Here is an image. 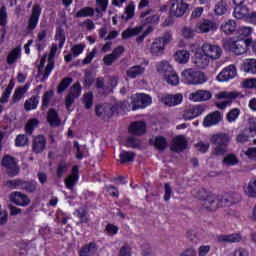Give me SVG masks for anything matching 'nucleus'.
<instances>
[{
    "label": "nucleus",
    "mask_w": 256,
    "mask_h": 256,
    "mask_svg": "<svg viewBox=\"0 0 256 256\" xmlns=\"http://www.w3.org/2000/svg\"><path fill=\"white\" fill-rule=\"evenodd\" d=\"M190 111H192V115L194 116L195 119L196 117H199L200 115H203V113H205V107L202 105H197L193 108H190Z\"/></svg>",
    "instance_id": "obj_61"
},
{
    "label": "nucleus",
    "mask_w": 256,
    "mask_h": 256,
    "mask_svg": "<svg viewBox=\"0 0 256 256\" xmlns=\"http://www.w3.org/2000/svg\"><path fill=\"white\" fill-rule=\"evenodd\" d=\"M29 87H31V83L27 82L24 86L16 88L12 96L13 103H19L25 97V93L29 91Z\"/></svg>",
    "instance_id": "obj_26"
},
{
    "label": "nucleus",
    "mask_w": 256,
    "mask_h": 256,
    "mask_svg": "<svg viewBox=\"0 0 256 256\" xmlns=\"http://www.w3.org/2000/svg\"><path fill=\"white\" fill-rule=\"evenodd\" d=\"M162 101L164 105H167V107H175L177 105H181L183 102V95L181 94H175V95H166L162 98Z\"/></svg>",
    "instance_id": "obj_24"
},
{
    "label": "nucleus",
    "mask_w": 256,
    "mask_h": 256,
    "mask_svg": "<svg viewBox=\"0 0 256 256\" xmlns=\"http://www.w3.org/2000/svg\"><path fill=\"white\" fill-rule=\"evenodd\" d=\"M9 198L11 203H14V205H17L18 207H27V205L31 203L29 196L19 191L12 192Z\"/></svg>",
    "instance_id": "obj_14"
},
{
    "label": "nucleus",
    "mask_w": 256,
    "mask_h": 256,
    "mask_svg": "<svg viewBox=\"0 0 256 256\" xmlns=\"http://www.w3.org/2000/svg\"><path fill=\"white\" fill-rule=\"evenodd\" d=\"M200 33H209V31H217V24L209 19H204L198 26Z\"/></svg>",
    "instance_id": "obj_33"
},
{
    "label": "nucleus",
    "mask_w": 256,
    "mask_h": 256,
    "mask_svg": "<svg viewBox=\"0 0 256 256\" xmlns=\"http://www.w3.org/2000/svg\"><path fill=\"white\" fill-rule=\"evenodd\" d=\"M6 187H8V189H20L21 191H25L26 193H37V181L35 180H8L6 182Z\"/></svg>",
    "instance_id": "obj_5"
},
{
    "label": "nucleus",
    "mask_w": 256,
    "mask_h": 256,
    "mask_svg": "<svg viewBox=\"0 0 256 256\" xmlns=\"http://www.w3.org/2000/svg\"><path fill=\"white\" fill-rule=\"evenodd\" d=\"M1 165L6 169L8 177H16V175H19V166L17 165L15 157L11 155L4 156Z\"/></svg>",
    "instance_id": "obj_9"
},
{
    "label": "nucleus",
    "mask_w": 256,
    "mask_h": 256,
    "mask_svg": "<svg viewBox=\"0 0 256 256\" xmlns=\"http://www.w3.org/2000/svg\"><path fill=\"white\" fill-rule=\"evenodd\" d=\"M82 91H83V88L81 87V83L77 81L70 88L69 94L76 97V99H79V97H81Z\"/></svg>",
    "instance_id": "obj_50"
},
{
    "label": "nucleus",
    "mask_w": 256,
    "mask_h": 256,
    "mask_svg": "<svg viewBox=\"0 0 256 256\" xmlns=\"http://www.w3.org/2000/svg\"><path fill=\"white\" fill-rule=\"evenodd\" d=\"M68 168H69V166H67V164L64 162H60L58 164V167L56 169V175H57L58 179H61V177H63V175H65V173H67Z\"/></svg>",
    "instance_id": "obj_58"
},
{
    "label": "nucleus",
    "mask_w": 256,
    "mask_h": 256,
    "mask_svg": "<svg viewBox=\"0 0 256 256\" xmlns=\"http://www.w3.org/2000/svg\"><path fill=\"white\" fill-rule=\"evenodd\" d=\"M47 121L50 127H59L61 125V118H59V113L54 108H50L47 113Z\"/></svg>",
    "instance_id": "obj_28"
},
{
    "label": "nucleus",
    "mask_w": 256,
    "mask_h": 256,
    "mask_svg": "<svg viewBox=\"0 0 256 256\" xmlns=\"http://www.w3.org/2000/svg\"><path fill=\"white\" fill-rule=\"evenodd\" d=\"M143 73H145V67L142 65H134L126 71L128 79H137V77H141Z\"/></svg>",
    "instance_id": "obj_31"
},
{
    "label": "nucleus",
    "mask_w": 256,
    "mask_h": 256,
    "mask_svg": "<svg viewBox=\"0 0 256 256\" xmlns=\"http://www.w3.org/2000/svg\"><path fill=\"white\" fill-rule=\"evenodd\" d=\"M45 147H47V138H45V136L38 135L33 139L32 151H34L37 155L45 151Z\"/></svg>",
    "instance_id": "obj_22"
},
{
    "label": "nucleus",
    "mask_w": 256,
    "mask_h": 256,
    "mask_svg": "<svg viewBox=\"0 0 256 256\" xmlns=\"http://www.w3.org/2000/svg\"><path fill=\"white\" fill-rule=\"evenodd\" d=\"M237 76V68L235 65H229L225 67L218 75L217 81L220 83H224V81H229L231 79H235Z\"/></svg>",
    "instance_id": "obj_16"
},
{
    "label": "nucleus",
    "mask_w": 256,
    "mask_h": 256,
    "mask_svg": "<svg viewBox=\"0 0 256 256\" xmlns=\"http://www.w3.org/2000/svg\"><path fill=\"white\" fill-rule=\"evenodd\" d=\"M242 239L243 237L238 233L218 236L220 243H240Z\"/></svg>",
    "instance_id": "obj_32"
},
{
    "label": "nucleus",
    "mask_w": 256,
    "mask_h": 256,
    "mask_svg": "<svg viewBox=\"0 0 256 256\" xmlns=\"http://www.w3.org/2000/svg\"><path fill=\"white\" fill-rule=\"evenodd\" d=\"M233 15L235 19H243L246 21L249 15V6L242 4L234 7Z\"/></svg>",
    "instance_id": "obj_29"
},
{
    "label": "nucleus",
    "mask_w": 256,
    "mask_h": 256,
    "mask_svg": "<svg viewBox=\"0 0 256 256\" xmlns=\"http://www.w3.org/2000/svg\"><path fill=\"white\" fill-rule=\"evenodd\" d=\"M97 249V243L90 242L82 246V248L79 250V256H93L95 253H97Z\"/></svg>",
    "instance_id": "obj_30"
},
{
    "label": "nucleus",
    "mask_w": 256,
    "mask_h": 256,
    "mask_svg": "<svg viewBox=\"0 0 256 256\" xmlns=\"http://www.w3.org/2000/svg\"><path fill=\"white\" fill-rule=\"evenodd\" d=\"M201 49H202V52L209 59H219V57H221V53H223V50H221V47L217 45H212L209 43L203 44Z\"/></svg>",
    "instance_id": "obj_15"
},
{
    "label": "nucleus",
    "mask_w": 256,
    "mask_h": 256,
    "mask_svg": "<svg viewBox=\"0 0 256 256\" xmlns=\"http://www.w3.org/2000/svg\"><path fill=\"white\" fill-rule=\"evenodd\" d=\"M223 163L229 167H232L233 165H237L239 163V159H237L235 154H228L225 156Z\"/></svg>",
    "instance_id": "obj_55"
},
{
    "label": "nucleus",
    "mask_w": 256,
    "mask_h": 256,
    "mask_svg": "<svg viewBox=\"0 0 256 256\" xmlns=\"http://www.w3.org/2000/svg\"><path fill=\"white\" fill-rule=\"evenodd\" d=\"M129 102L123 101L117 104H98L95 106V114L103 121H109L113 115H119L120 113H125Z\"/></svg>",
    "instance_id": "obj_3"
},
{
    "label": "nucleus",
    "mask_w": 256,
    "mask_h": 256,
    "mask_svg": "<svg viewBox=\"0 0 256 256\" xmlns=\"http://www.w3.org/2000/svg\"><path fill=\"white\" fill-rule=\"evenodd\" d=\"M143 31V27L127 28L122 32V39H130V37H137Z\"/></svg>",
    "instance_id": "obj_42"
},
{
    "label": "nucleus",
    "mask_w": 256,
    "mask_h": 256,
    "mask_svg": "<svg viewBox=\"0 0 256 256\" xmlns=\"http://www.w3.org/2000/svg\"><path fill=\"white\" fill-rule=\"evenodd\" d=\"M77 217L80 219V223H89V218L87 217V208L80 207L76 210Z\"/></svg>",
    "instance_id": "obj_54"
},
{
    "label": "nucleus",
    "mask_w": 256,
    "mask_h": 256,
    "mask_svg": "<svg viewBox=\"0 0 256 256\" xmlns=\"http://www.w3.org/2000/svg\"><path fill=\"white\" fill-rule=\"evenodd\" d=\"M164 79L168 83V85H172L173 87L179 85V75H177V72H175V70L170 74H165Z\"/></svg>",
    "instance_id": "obj_49"
},
{
    "label": "nucleus",
    "mask_w": 256,
    "mask_h": 256,
    "mask_svg": "<svg viewBox=\"0 0 256 256\" xmlns=\"http://www.w3.org/2000/svg\"><path fill=\"white\" fill-rule=\"evenodd\" d=\"M172 34L170 31L164 33L162 37L156 38L151 45V53L156 57H161L165 53V46L171 43Z\"/></svg>",
    "instance_id": "obj_6"
},
{
    "label": "nucleus",
    "mask_w": 256,
    "mask_h": 256,
    "mask_svg": "<svg viewBox=\"0 0 256 256\" xmlns=\"http://www.w3.org/2000/svg\"><path fill=\"white\" fill-rule=\"evenodd\" d=\"M142 25H157L159 23V15L153 14V11L147 10L140 14Z\"/></svg>",
    "instance_id": "obj_20"
},
{
    "label": "nucleus",
    "mask_w": 256,
    "mask_h": 256,
    "mask_svg": "<svg viewBox=\"0 0 256 256\" xmlns=\"http://www.w3.org/2000/svg\"><path fill=\"white\" fill-rule=\"evenodd\" d=\"M211 97H213V94H211V91L209 90H198L190 94L191 101H194L195 103L201 101H209Z\"/></svg>",
    "instance_id": "obj_23"
},
{
    "label": "nucleus",
    "mask_w": 256,
    "mask_h": 256,
    "mask_svg": "<svg viewBox=\"0 0 256 256\" xmlns=\"http://www.w3.org/2000/svg\"><path fill=\"white\" fill-rule=\"evenodd\" d=\"M119 256H131V246L124 245L120 248Z\"/></svg>",
    "instance_id": "obj_63"
},
{
    "label": "nucleus",
    "mask_w": 256,
    "mask_h": 256,
    "mask_svg": "<svg viewBox=\"0 0 256 256\" xmlns=\"http://www.w3.org/2000/svg\"><path fill=\"white\" fill-rule=\"evenodd\" d=\"M170 15L172 17H183L189 9V4L183 0H171Z\"/></svg>",
    "instance_id": "obj_10"
},
{
    "label": "nucleus",
    "mask_w": 256,
    "mask_h": 256,
    "mask_svg": "<svg viewBox=\"0 0 256 256\" xmlns=\"http://www.w3.org/2000/svg\"><path fill=\"white\" fill-rule=\"evenodd\" d=\"M95 15V9L93 7H83L80 10H78L75 14V17L77 19L85 18V17H93Z\"/></svg>",
    "instance_id": "obj_39"
},
{
    "label": "nucleus",
    "mask_w": 256,
    "mask_h": 256,
    "mask_svg": "<svg viewBox=\"0 0 256 256\" xmlns=\"http://www.w3.org/2000/svg\"><path fill=\"white\" fill-rule=\"evenodd\" d=\"M95 55H97V48H93L90 53L86 55V57L82 60V64L89 65L91 61L95 58Z\"/></svg>",
    "instance_id": "obj_60"
},
{
    "label": "nucleus",
    "mask_w": 256,
    "mask_h": 256,
    "mask_svg": "<svg viewBox=\"0 0 256 256\" xmlns=\"http://www.w3.org/2000/svg\"><path fill=\"white\" fill-rule=\"evenodd\" d=\"M15 145L17 147H25L29 145V137L25 134H19L16 136Z\"/></svg>",
    "instance_id": "obj_52"
},
{
    "label": "nucleus",
    "mask_w": 256,
    "mask_h": 256,
    "mask_svg": "<svg viewBox=\"0 0 256 256\" xmlns=\"http://www.w3.org/2000/svg\"><path fill=\"white\" fill-rule=\"evenodd\" d=\"M153 145L158 151H165L169 147V142L165 136H156Z\"/></svg>",
    "instance_id": "obj_38"
},
{
    "label": "nucleus",
    "mask_w": 256,
    "mask_h": 256,
    "mask_svg": "<svg viewBox=\"0 0 256 256\" xmlns=\"http://www.w3.org/2000/svg\"><path fill=\"white\" fill-rule=\"evenodd\" d=\"M8 19L9 14L7 13V7L3 5L0 7V27H6Z\"/></svg>",
    "instance_id": "obj_51"
},
{
    "label": "nucleus",
    "mask_w": 256,
    "mask_h": 256,
    "mask_svg": "<svg viewBox=\"0 0 256 256\" xmlns=\"http://www.w3.org/2000/svg\"><path fill=\"white\" fill-rule=\"evenodd\" d=\"M216 15H225L227 13V3L220 1L215 5L214 9Z\"/></svg>",
    "instance_id": "obj_56"
},
{
    "label": "nucleus",
    "mask_w": 256,
    "mask_h": 256,
    "mask_svg": "<svg viewBox=\"0 0 256 256\" xmlns=\"http://www.w3.org/2000/svg\"><path fill=\"white\" fill-rule=\"evenodd\" d=\"M190 57H191V54L187 50H178L174 55V59L176 63H180L181 65H185V63H189Z\"/></svg>",
    "instance_id": "obj_35"
},
{
    "label": "nucleus",
    "mask_w": 256,
    "mask_h": 256,
    "mask_svg": "<svg viewBox=\"0 0 256 256\" xmlns=\"http://www.w3.org/2000/svg\"><path fill=\"white\" fill-rule=\"evenodd\" d=\"M252 34V27L242 26L237 28L234 36L225 41L224 48L230 51V53H234V55H244L253 43V39H251Z\"/></svg>",
    "instance_id": "obj_1"
},
{
    "label": "nucleus",
    "mask_w": 256,
    "mask_h": 256,
    "mask_svg": "<svg viewBox=\"0 0 256 256\" xmlns=\"http://www.w3.org/2000/svg\"><path fill=\"white\" fill-rule=\"evenodd\" d=\"M221 121H223V114H221L219 110H216L204 117L202 125L203 127H215V125H219Z\"/></svg>",
    "instance_id": "obj_13"
},
{
    "label": "nucleus",
    "mask_w": 256,
    "mask_h": 256,
    "mask_svg": "<svg viewBox=\"0 0 256 256\" xmlns=\"http://www.w3.org/2000/svg\"><path fill=\"white\" fill-rule=\"evenodd\" d=\"M119 158H120V163H121L122 165L125 164V163H131V162H133L134 159H135V152L123 150V151L119 154Z\"/></svg>",
    "instance_id": "obj_44"
},
{
    "label": "nucleus",
    "mask_w": 256,
    "mask_h": 256,
    "mask_svg": "<svg viewBox=\"0 0 256 256\" xmlns=\"http://www.w3.org/2000/svg\"><path fill=\"white\" fill-rule=\"evenodd\" d=\"M239 92H227V91H222L219 92L215 95V98L218 99V101H221L222 99H226L223 102H217L216 107L218 109H221L222 111L227 109V107H231L233 105V101L235 99L239 98Z\"/></svg>",
    "instance_id": "obj_8"
},
{
    "label": "nucleus",
    "mask_w": 256,
    "mask_h": 256,
    "mask_svg": "<svg viewBox=\"0 0 256 256\" xmlns=\"http://www.w3.org/2000/svg\"><path fill=\"white\" fill-rule=\"evenodd\" d=\"M172 145L170 149L174 151V153H181V151H185L189 147V142L187 138L183 135H178L172 140Z\"/></svg>",
    "instance_id": "obj_17"
},
{
    "label": "nucleus",
    "mask_w": 256,
    "mask_h": 256,
    "mask_svg": "<svg viewBox=\"0 0 256 256\" xmlns=\"http://www.w3.org/2000/svg\"><path fill=\"white\" fill-rule=\"evenodd\" d=\"M153 102L151 96L147 94H137L136 97L132 100V109L137 111V109H145Z\"/></svg>",
    "instance_id": "obj_12"
},
{
    "label": "nucleus",
    "mask_w": 256,
    "mask_h": 256,
    "mask_svg": "<svg viewBox=\"0 0 256 256\" xmlns=\"http://www.w3.org/2000/svg\"><path fill=\"white\" fill-rule=\"evenodd\" d=\"M242 69L245 73L256 75V59H246L242 64Z\"/></svg>",
    "instance_id": "obj_36"
},
{
    "label": "nucleus",
    "mask_w": 256,
    "mask_h": 256,
    "mask_svg": "<svg viewBox=\"0 0 256 256\" xmlns=\"http://www.w3.org/2000/svg\"><path fill=\"white\" fill-rule=\"evenodd\" d=\"M181 77L183 83L186 85H203V83H206L207 81V76H205V73L193 68L184 70Z\"/></svg>",
    "instance_id": "obj_4"
},
{
    "label": "nucleus",
    "mask_w": 256,
    "mask_h": 256,
    "mask_svg": "<svg viewBox=\"0 0 256 256\" xmlns=\"http://www.w3.org/2000/svg\"><path fill=\"white\" fill-rule=\"evenodd\" d=\"M54 95L55 91H53V89L44 92L42 96V109H47L49 107V103H51V99H53Z\"/></svg>",
    "instance_id": "obj_45"
},
{
    "label": "nucleus",
    "mask_w": 256,
    "mask_h": 256,
    "mask_svg": "<svg viewBox=\"0 0 256 256\" xmlns=\"http://www.w3.org/2000/svg\"><path fill=\"white\" fill-rule=\"evenodd\" d=\"M39 101H41V96H39V92L32 95L30 98L25 100L24 109L26 111H35L39 107Z\"/></svg>",
    "instance_id": "obj_25"
},
{
    "label": "nucleus",
    "mask_w": 256,
    "mask_h": 256,
    "mask_svg": "<svg viewBox=\"0 0 256 256\" xmlns=\"http://www.w3.org/2000/svg\"><path fill=\"white\" fill-rule=\"evenodd\" d=\"M135 17V6L133 4H129L124 11V14L120 16L123 21H129Z\"/></svg>",
    "instance_id": "obj_46"
},
{
    "label": "nucleus",
    "mask_w": 256,
    "mask_h": 256,
    "mask_svg": "<svg viewBox=\"0 0 256 256\" xmlns=\"http://www.w3.org/2000/svg\"><path fill=\"white\" fill-rule=\"evenodd\" d=\"M82 103L85 109H91L93 107V92H88L83 95Z\"/></svg>",
    "instance_id": "obj_53"
},
{
    "label": "nucleus",
    "mask_w": 256,
    "mask_h": 256,
    "mask_svg": "<svg viewBox=\"0 0 256 256\" xmlns=\"http://www.w3.org/2000/svg\"><path fill=\"white\" fill-rule=\"evenodd\" d=\"M244 193L251 199H256V180H250L247 187H244Z\"/></svg>",
    "instance_id": "obj_43"
},
{
    "label": "nucleus",
    "mask_w": 256,
    "mask_h": 256,
    "mask_svg": "<svg viewBox=\"0 0 256 256\" xmlns=\"http://www.w3.org/2000/svg\"><path fill=\"white\" fill-rule=\"evenodd\" d=\"M78 181H79V166L75 165L72 167L71 175L65 179L64 184L66 189H68L69 191H73Z\"/></svg>",
    "instance_id": "obj_18"
},
{
    "label": "nucleus",
    "mask_w": 256,
    "mask_h": 256,
    "mask_svg": "<svg viewBox=\"0 0 256 256\" xmlns=\"http://www.w3.org/2000/svg\"><path fill=\"white\" fill-rule=\"evenodd\" d=\"M221 32L226 35H233V37H234L235 33L237 32V21L230 19V20L224 22L221 25Z\"/></svg>",
    "instance_id": "obj_27"
},
{
    "label": "nucleus",
    "mask_w": 256,
    "mask_h": 256,
    "mask_svg": "<svg viewBox=\"0 0 256 256\" xmlns=\"http://www.w3.org/2000/svg\"><path fill=\"white\" fill-rule=\"evenodd\" d=\"M73 83L72 77H65L57 86V93L61 94L67 90V88Z\"/></svg>",
    "instance_id": "obj_47"
},
{
    "label": "nucleus",
    "mask_w": 256,
    "mask_h": 256,
    "mask_svg": "<svg viewBox=\"0 0 256 256\" xmlns=\"http://www.w3.org/2000/svg\"><path fill=\"white\" fill-rule=\"evenodd\" d=\"M246 157L250 159V161H256V147H250L245 152Z\"/></svg>",
    "instance_id": "obj_62"
},
{
    "label": "nucleus",
    "mask_w": 256,
    "mask_h": 256,
    "mask_svg": "<svg viewBox=\"0 0 256 256\" xmlns=\"http://www.w3.org/2000/svg\"><path fill=\"white\" fill-rule=\"evenodd\" d=\"M211 143L216 145L214 151L215 155H225L227 153V145H229V135L225 133L214 134L211 139Z\"/></svg>",
    "instance_id": "obj_7"
},
{
    "label": "nucleus",
    "mask_w": 256,
    "mask_h": 256,
    "mask_svg": "<svg viewBox=\"0 0 256 256\" xmlns=\"http://www.w3.org/2000/svg\"><path fill=\"white\" fill-rule=\"evenodd\" d=\"M200 201H202V207L206 211H217L219 207H231V205L241 203V194L230 192L221 198H217V196L210 193L206 196H200Z\"/></svg>",
    "instance_id": "obj_2"
},
{
    "label": "nucleus",
    "mask_w": 256,
    "mask_h": 256,
    "mask_svg": "<svg viewBox=\"0 0 256 256\" xmlns=\"http://www.w3.org/2000/svg\"><path fill=\"white\" fill-rule=\"evenodd\" d=\"M245 22L250 23L251 25H256V11L249 12Z\"/></svg>",
    "instance_id": "obj_64"
},
{
    "label": "nucleus",
    "mask_w": 256,
    "mask_h": 256,
    "mask_svg": "<svg viewBox=\"0 0 256 256\" xmlns=\"http://www.w3.org/2000/svg\"><path fill=\"white\" fill-rule=\"evenodd\" d=\"M157 71L158 73H162L163 77L165 78V75H169L174 70H173V66H171L169 62L162 61L157 65Z\"/></svg>",
    "instance_id": "obj_41"
},
{
    "label": "nucleus",
    "mask_w": 256,
    "mask_h": 256,
    "mask_svg": "<svg viewBox=\"0 0 256 256\" xmlns=\"http://www.w3.org/2000/svg\"><path fill=\"white\" fill-rule=\"evenodd\" d=\"M39 123L40 122L37 118L29 119L24 127L26 135H33V132L35 131V129L39 127Z\"/></svg>",
    "instance_id": "obj_40"
},
{
    "label": "nucleus",
    "mask_w": 256,
    "mask_h": 256,
    "mask_svg": "<svg viewBox=\"0 0 256 256\" xmlns=\"http://www.w3.org/2000/svg\"><path fill=\"white\" fill-rule=\"evenodd\" d=\"M240 115H241V110L239 108H233L227 113L226 121H228V123H235V121L239 119Z\"/></svg>",
    "instance_id": "obj_48"
},
{
    "label": "nucleus",
    "mask_w": 256,
    "mask_h": 256,
    "mask_svg": "<svg viewBox=\"0 0 256 256\" xmlns=\"http://www.w3.org/2000/svg\"><path fill=\"white\" fill-rule=\"evenodd\" d=\"M128 132L131 133V135H137L138 137L145 135V133H147V123L144 121L132 122L128 128Z\"/></svg>",
    "instance_id": "obj_19"
},
{
    "label": "nucleus",
    "mask_w": 256,
    "mask_h": 256,
    "mask_svg": "<svg viewBox=\"0 0 256 256\" xmlns=\"http://www.w3.org/2000/svg\"><path fill=\"white\" fill-rule=\"evenodd\" d=\"M127 145L128 147H131L132 149H139V147H141V142L139 141V139L130 136L127 139Z\"/></svg>",
    "instance_id": "obj_59"
},
{
    "label": "nucleus",
    "mask_w": 256,
    "mask_h": 256,
    "mask_svg": "<svg viewBox=\"0 0 256 256\" xmlns=\"http://www.w3.org/2000/svg\"><path fill=\"white\" fill-rule=\"evenodd\" d=\"M21 57V46H17L13 48L6 58V63L8 65H13L14 63H17V59Z\"/></svg>",
    "instance_id": "obj_34"
},
{
    "label": "nucleus",
    "mask_w": 256,
    "mask_h": 256,
    "mask_svg": "<svg viewBox=\"0 0 256 256\" xmlns=\"http://www.w3.org/2000/svg\"><path fill=\"white\" fill-rule=\"evenodd\" d=\"M13 91L12 86H7L4 92L2 93L0 97V103H8L9 102V97H11V93Z\"/></svg>",
    "instance_id": "obj_57"
},
{
    "label": "nucleus",
    "mask_w": 256,
    "mask_h": 256,
    "mask_svg": "<svg viewBox=\"0 0 256 256\" xmlns=\"http://www.w3.org/2000/svg\"><path fill=\"white\" fill-rule=\"evenodd\" d=\"M42 8L39 4H34L32 7V13L30 18L28 19V29L30 31H34L37 29V25H39V19H41Z\"/></svg>",
    "instance_id": "obj_11"
},
{
    "label": "nucleus",
    "mask_w": 256,
    "mask_h": 256,
    "mask_svg": "<svg viewBox=\"0 0 256 256\" xmlns=\"http://www.w3.org/2000/svg\"><path fill=\"white\" fill-rule=\"evenodd\" d=\"M54 40L59 41L58 47L59 49H63V47L65 46V41H67V38L65 37V29H63L61 26H58L56 28Z\"/></svg>",
    "instance_id": "obj_37"
},
{
    "label": "nucleus",
    "mask_w": 256,
    "mask_h": 256,
    "mask_svg": "<svg viewBox=\"0 0 256 256\" xmlns=\"http://www.w3.org/2000/svg\"><path fill=\"white\" fill-rule=\"evenodd\" d=\"M209 59L207 54L203 53V50H197L193 56V63L199 69H205L209 65Z\"/></svg>",
    "instance_id": "obj_21"
}]
</instances>
